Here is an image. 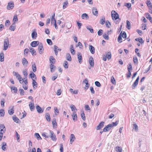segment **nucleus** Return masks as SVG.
<instances>
[{
	"label": "nucleus",
	"instance_id": "052dcab7",
	"mask_svg": "<svg viewBox=\"0 0 152 152\" xmlns=\"http://www.w3.org/2000/svg\"><path fill=\"white\" fill-rule=\"evenodd\" d=\"M19 91H20V94L21 96H23L24 95V91L22 89H19Z\"/></svg>",
	"mask_w": 152,
	"mask_h": 152
},
{
	"label": "nucleus",
	"instance_id": "4d7b16f0",
	"mask_svg": "<svg viewBox=\"0 0 152 152\" xmlns=\"http://www.w3.org/2000/svg\"><path fill=\"white\" fill-rule=\"evenodd\" d=\"M32 68L33 71L35 72L36 71V65L35 64L32 65Z\"/></svg>",
	"mask_w": 152,
	"mask_h": 152
},
{
	"label": "nucleus",
	"instance_id": "aec40b11",
	"mask_svg": "<svg viewBox=\"0 0 152 152\" xmlns=\"http://www.w3.org/2000/svg\"><path fill=\"white\" fill-rule=\"evenodd\" d=\"M9 29L12 31H14L15 30V22H14L12 25L10 27Z\"/></svg>",
	"mask_w": 152,
	"mask_h": 152
},
{
	"label": "nucleus",
	"instance_id": "e433bc0d",
	"mask_svg": "<svg viewBox=\"0 0 152 152\" xmlns=\"http://www.w3.org/2000/svg\"><path fill=\"white\" fill-rule=\"evenodd\" d=\"M86 28L89 30L91 33H94V30L91 26H87L86 27Z\"/></svg>",
	"mask_w": 152,
	"mask_h": 152
},
{
	"label": "nucleus",
	"instance_id": "6ab92c4d",
	"mask_svg": "<svg viewBox=\"0 0 152 152\" xmlns=\"http://www.w3.org/2000/svg\"><path fill=\"white\" fill-rule=\"evenodd\" d=\"M10 88L13 93H15V94L17 93V89L16 87L15 86H11Z\"/></svg>",
	"mask_w": 152,
	"mask_h": 152
},
{
	"label": "nucleus",
	"instance_id": "de8ad7c7",
	"mask_svg": "<svg viewBox=\"0 0 152 152\" xmlns=\"http://www.w3.org/2000/svg\"><path fill=\"white\" fill-rule=\"evenodd\" d=\"M42 136L45 138H48L50 137L49 135L47 133H46L45 132L43 133L42 134Z\"/></svg>",
	"mask_w": 152,
	"mask_h": 152
},
{
	"label": "nucleus",
	"instance_id": "8fccbe9b",
	"mask_svg": "<svg viewBox=\"0 0 152 152\" xmlns=\"http://www.w3.org/2000/svg\"><path fill=\"white\" fill-rule=\"evenodd\" d=\"M68 3L67 1H66L64 2L63 3V9H65L67 7L68 5Z\"/></svg>",
	"mask_w": 152,
	"mask_h": 152
},
{
	"label": "nucleus",
	"instance_id": "09e8293b",
	"mask_svg": "<svg viewBox=\"0 0 152 152\" xmlns=\"http://www.w3.org/2000/svg\"><path fill=\"white\" fill-rule=\"evenodd\" d=\"M135 52L137 54V56L139 57L141 55L139 53V49H138V48H136L135 49Z\"/></svg>",
	"mask_w": 152,
	"mask_h": 152
},
{
	"label": "nucleus",
	"instance_id": "49530a36",
	"mask_svg": "<svg viewBox=\"0 0 152 152\" xmlns=\"http://www.w3.org/2000/svg\"><path fill=\"white\" fill-rule=\"evenodd\" d=\"M5 114V112L4 110L3 109L0 110V115L1 116H4Z\"/></svg>",
	"mask_w": 152,
	"mask_h": 152
},
{
	"label": "nucleus",
	"instance_id": "ea45409f",
	"mask_svg": "<svg viewBox=\"0 0 152 152\" xmlns=\"http://www.w3.org/2000/svg\"><path fill=\"white\" fill-rule=\"evenodd\" d=\"M106 56L108 59H110L111 58V53L110 52H108L106 54Z\"/></svg>",
	"mask_w": 152,
	"mask_h": 152
},
{
	"label": "nucleus",
	"instance_id": "39448f33",
	"mask_svg": "<svg viewBox=\"0 0 152 152\" xmlns=\"http://www.w3.org/2000/svg\"><path fill=\"white\" fill-rule=\"evenodd\" d=\"M14 7V3L13 2H10L8 3L7 7V8L8 10L12 9Z\"/></svg>",
	"mask_w": 152,
	"mask_h": 152
},
{
	"label": "nucleus",
	"instance_id": "5701e85b",
	"mask_svg": "<svg viewBox=\"0 0 152 152\" xmlns=\"http://www.w3.org/2000/svg\"><path fill=\"white\" fill-rule=\"evenodd\" d=\"M37 36V34L36 31H33L31 33V37L33 39H36Z\"/></svg>",
	"mask_w": 152,
	"mask_h": 152
},
{
	"label": "nucleus",
	"instance_id": "864d4df0",
	"mask_svg": "<svg viewBox=\"0 0 152 152\" xmlns=\"http://www.w3.org/2000/svg\"><path fill=\"white\" fill-rule=\"evenodd\" d=\"M134 129L135 131L137 132L138 131V127L137 125L136 124H134Z\"/></svg>",
	"mask_w": 152,
	"mask_h": 152
},
{
	"label": "nucleus",
	"instance_id": "680f3d73",
	"mask_svg": "<svg viewBox=\"0 0 152 152\" xmlns=\"http://www.w3.org/2000/svg\"><path fill=\"white\" fill-rule=\"evenodd\" d=\"M139 76H138L137 77V79H136L134 83V85L135 86H136L137 85L139 80Z\"/></svg>",
	"mask_w": 152,
	"mask_h": 152
},
{
	"label": "nucleus",
	"instance_id": "412c9836",
	"mask_svg": "<svg viewBox=\"0 0 152 152\" xmlns=\"http://www.w3.org/2000/svg\"><path fill=\"white\" fill-rule=\"evenodd\" d=\"M75 139V137L74 134H71L70 136V144H72V142H74Z\"/></svg>",
	"mask_w": 152,
	"mask_h": 152
},
{
	"label": "nucleus",
	"instance_id": "5fc2aeb1",
	"mask_svg": "<svg viewBox=\"0 0 152 152\" xmlns=\"http://www.w3.org/2000/svg\"><path fill=\"white\" fill-rule=\"evenodd\" d=\"M111 82L113 84H115V81L113 76H111Z\"/></svg>",
	"mask_w": 152,
	"mask_h": 152
},
{
	"label": "nucleus",
	"instance_id": "1a4fd4ad",
	"mask_svg": "<svg viewBox=\"0 0 152 152\" xmlns=\"http://www.w3.org/2000/svg\"><path fill=\"white\" fill-rule=\"evenodd\" d=\"M32 103L31 102H30L29 103V107L30 109L31 110V111H33L34 109V104L33 102V101L32 100Z\"/></svg>",
	"mask_w": 152,
	"mask_h": 152
},
{
	"label": "nucleus",
	"instance_id": "c85d7f7f",
	"mask_svg": "<svg viewBox=\"0 0 152 152\" xmlns=\"http://www.w3.org/2000/svg\"><path fill=\"white\" fill-rule=\"evenodd\" d=\"M45 117L47 121H51V118L50 117V115L48 113H45Z\"/></svg>",
	"mask_w": 152,
	"mask_h": 152
},
{
	"label": "nucleus",
	"instance_id": "0e129e2a",
	"mask_svg": "<svg viewBox=\"0 0 152 152\" xmlns=\"http://www.w3.org/2000/svg\"><path fill=\"white\" fill-rule=\"evenodd\" d=\"M95 85L97 87H99L101 86L100 83L98 81L95 82Z\"/></svg>",
	"mask_w": 152,
	"mask_h": 152
},
{
	"label": "nucleus",
	"instance_id": "f03ea898",
	"mask_svg": "<svg viewBox=\"0 0 152 152\" xmlns=\"http://www.w3.org/2000/svg\"><path fill=\"white\" fill-rule=\"evenodd\" d=\"M132 69V66L131 63L129 64L128 65L127 69L128 72L127 73V78H129L130 77L131 75V70Z\"/></svg>",
	"mask_w": 152,
	"mask_h": 152
},
{
	"label": "nucleus",
	"instance_id": "774afa93",
	"mask_svg": "<svg viewBox=\"0 0 152 152\" xmlns=\"http://www.w3.org/2000/svg\"><path fill=\"white\" fill-rule=\"evenodd\" d=\"M112 125H110V124H108L105 127V128L107 129H108V131L112 128L111 127Z\"/></svg>",
	"mask_w": 152,
	"mask_h": 152
},
{
	"label": "nucleus",
	"instance_id": "393cba45",
	"mask_svg": "<svg viewBox=\"0 0 152 152\" xmlns=\"http://www.w3.org/2000/svg\"><path fill=\"white\" fill-rule=\"evenodd\" d=\"M115 149L116 152H122V148L118 146H116Z\"/></svg>",
	"mask_w": 152,
	"mask_h": 152
},
{
	"label": "nucleus",
	"instance_id": "bf43d9fd",
	"mask_svg": "<svg viewBox=\"0 0 152 152\" xmlns=\"http://www.w3.org/2000/svg\"><path fill=\"white\" fill-rule=\"evenodd\" d=\"M103 33V31L102 29L99 30L97 32L99 36H101L102 34Z\"/></svg>",
	"mask_w": 152,
	"mask_h": 152
},
{
	"label": "nucleus",
	"instance_id": "4be33fe9",
	"mask_svg": "<svg viewBox=\"0 0 152 152\" xmlns=\"http://www.w3.org/2000/svg\"><path fill=\"white\" fill-rule=\"evenodd\" d=\"M30 52L32 55H36V51L35 49L32 48L31 47L29 48Z\"/></svg>",
	"mask_w": 152,
	"mask_h": 152
},
{
	"label": "nucleus",
	"instance_id": "7ed1b4c3",
	"mask_svg": "<svg viewBox=\"0 0 152 152\" xmlns=\"http://www.w3.org/2000/svg\"><path fill=\"white\" fill-rule=\"evenodd\" d=\"M50 134V137L51 140L54 141H56L57 140L56 136L55 134H54L53 132L51 130L49 131Z\"/></svg>",
	"mask_w": 152,
	"mask_h": 152
},
{
	"label": "nucleus",
	"instance_id": "69168bd1",
	"mask_svg": "<svg viewBox=\"0 0 152 152\" xmlns=\"http://www.w3.org/2000/svg\"><path fill=\"white\" fill-rule=\"evenodd\" d=\"M81 116L83 120L85 121L86 119L85 116V114L83 113L81 114Z\"/></svg>",
	"mask_w": 152,
	"mask_h": 152
},
{
	"label": "nucleus",
	"instance_id": "79ce46f5",
	"mask_svg": "<svg viewBox=\"0 0 152 152\" xmlns=\"http://www.w3.org/2000/svg\"><path fill=\"white\" fill-rule=\"evenodd\" d=\"M122 34H121V32L119 34V36L118 38V42H122Z\"/></svg>",
	"mask_w": 152,
	"mask_h": 152
},
{
	"label": "nucleus",
	"instance_id": "f3484780",
	"mask_svg": "<svg viewBox=\"0 0 152 152\" xmlns=\"http://www.w3.org/2000/svg\"><path fill=\"white\" fill-rule=\"evenodd\" d=\"M81 18L83 19L87 20L89 18V16L86 13L83 14L81 15Z\"/></svg>",
	"mask_w": 152,
	"mask_h": 152
},
{
	"label": "nucleus",
	"instance_id": "b1692460",
	"mask_svg": "<svg viewBox=\"0 0 152 152\" xmlns=\"http://www.w3.org/2000/svg\"><path fill=\"white\" fill-rule=\"evenodd\" d=\"M135 40L136 41L139 42L141 44H143L144 42V41L142 39V38L141 37L136 38L135 39Z\"/></svg>",
	"mask_w": 152,
	"mask_h": 152
},
{
	"label": "nucleus",
	"instance_id": "7c9ffc66",
	"mask_svg": "<svg viewBox=\"0 0 152 152\" xmlns=\"http://www.w3.org/2000/svg\"><path fill=\"white\" fill-rule=\"evenodd\" d=\"M2 149L4 151H5L6 150V146L7 145L6 143L5 142H3L2 143Z\"/></svg>",
	"mask_w": 152,
	"mask_h": 152
},
{
	"label": "nucleus",
	"instance_id": "c9c22d12",
	"mask_svg": "<svg viewBox=\"0 0 152 152\" xmlns=\"http://www.w3.org/2000/svg\"><path fill=\"white\" fill-rule=\"evenodd\" d=\"M119 121H116L115 122H112L111 124H110V125H112L111 127H113L114 126H116L118 124Z\"/></svg>",
	"mask_w": 152,
	"mask_h": 152
},
{
	"label": "nucleus",
	"instance_id": "603ef678",
	"mask_svg": "<svg viewBox=\"0 0 152 152\" xmlns=\"http://www.w3.org/2000/svg\"><path fill=\"white\" fill-rule=\"evenodd\" d=\"M35 137H36V138L38 140H39V139H42V138L41 137L39 133H35Z\"/></svg>",
	"mask_w": 152,
	"mask_h": 152
},
{
	"label": "nucleus",
	"instance_id": "338daca9",
	"mask_svg": "<svg viewBox=\"0 0 152 152\" xmlns=\"http://www.w3.org/2000/svg\"><path fill=\"white\" fill-rule=\"evenodd\" d=\"M60 150L61 152H64V148L63 147V145L62 144H60Z\"/></svg>",
	"mask_w": 152,
	"mask_h": 152
},
{
	"label": "nucleus",
	"instance_id": "a878e982",
	"mask_svg": "<svg viewBox=\"0 0 152 152\" xmlns=\"http://www.w3.org/2000/svg\"><path fill=\"white\" fill-rule=\"evenodd\" d=\"M5 130V128L3 124H1L0 125V132H3L4 133V131Z\"/></svg>",
	"mask_w": 152,
	"mask_h": 152
},
{
	"label": "nucleus",
	"instance_id": "f8f14e48",
	"mask_svg": "<svg viewBox=\"0 0 152 152\" xmlns=\"http://www.w3.org/2000/svg\"><path fill=\"white\" fill-rule=\"evenodd\" d=\"M72 119L74 121H75L77 120V116L76 112L74 111L73 112L72 115Z\"/></svg>",
	"mask_w": 152,
	"mask_h": 152
},
{
	"label": "nucleus",
	"instance_id": "2eb2a0df",
	"mask_svg": "<svg viewBox=\"0 0 152 152\" xmlns=\"http://www.w3.org/2000/svg\"><path fill=\"white\" fill-rule=\"evenodd\" d=\"M89 49L91 53L94 54L95 53L94 48L92 45H89Z\"/></svg>",
	"mask_w": 152,
	"mask_h": 152
},
{
	"label": "nucleus",
	"instance_id": "2f4dec72",
	"mask_svg": "<svg viewBox=\"0 0 152 152\" xmlns=\"http://www.w3.org/2000/svg\"><path fill=\"white\" fill-rule=\"evenodd\" d=\"M146 18L148 19H149L151 23H152V18L151 17L150 15L148 13H147L146 14Z\"/></svg>",
	"mask_w": 152,
	"mask_h": 152
},
{
	"label": "nucleus",
	"instance_id": "bb28decb",
	"mask_svg": "<svg viewBox=\"0 0 152 152\" xmlns=\"http://www.w3.org/2000/svg\"><path fill=\"white\" fill-rule=\"evenodd\" d=\"M12 118L13 121L16 123H19V121H20V120L17 117H16L15 115L13 116L12 117Z\"/></svg>",
	"mask_w": 152,
	"mask_h": 152
},
{
	"label": "nucleus",
	"instance_id": "dca6fc26",
	"mask_svg": "<svg viewBox=\"0 0 152 152\" xmlns=\"http://www.w3.org/2000/svg\"><path fill=\"white\" fill-rule=\"evenodd\" d=\"M89 63L91 67L94 66V59L92 57H91L89 58Z\"/></svg>",
	"mask_w": 152,
	"mask_h": 152
},
{
	"label": "nucleus",
	"instance_id": "13d9d810",
	"mask_svg": "<svg viewBox=\"0 0 152 152\" xmlns=\"http://www.w3.org/2000/svg\"><path fill=\"white\" fill-rule=\"evenodd\" d=\"M47 42L48 44L50 45H52L53 43L51 39H47Z\"/></svg>",
	"mask_w": 152,
	"mask_h": 152
},
{
	"label": "nucleus",
	"instance_id": "a18cd8bd",
	"mask_svg": "<svg viewBox=\"0 0 152 152\" xmlns=\"http://www.w3.org/2000/svg\"><path fill=\"white\" fill-rule=\"evenodd\" d=\"M23 72L24 76L26 77H27L28 75L27 70L26 69H25V70L23 71Z\"/></svg>",
	"mask_w": 152,
	"mask_h": 152
},
{
	"label": "nucleus",
	"instance_id": "ddd939ff",
	"mask_svg": "<svg viewBox=\"0 0 152 152\" xmlns=\"http://www.w3.org/2000/svg\"><path fill=\"white\" fill-rule=\"evenodd\" d=\"M32 85L34 89H35L37 87L38 85L37 83L35 80L32 79Z\"/></svg>",
	"mask_w": 152,
	"mask_h": 152
},
{
	"label": "nucleus",
	"instance_id": "6e6d98bb",
	"mask_svg": "<svg viewBox=\"0 0 152 152\" xmlns=\"http://www.w3.org/2000/svg\"><path fill=\"white\" fill-rule=\"evenodd\" d=\"M29 76H30V77L31 78H36V75L34 73L32 72L29 74Z\"/></svg>",
	"mask_w": 152,
	"mask_h": 152
},
{
	"label": "nucleus",
	"instance_id": "37998d69",
	"mask_svg": "<svg viewBox=\"0 0 152 152\" xmlns=\"http://www.w3.org/2000/svg\"><path fill=\"white\" fill-rule=\"evenodd\" d=\"M63 65L65 69H67L68 67L67 62L66 61H64V62Z\"/></svg>",
	"mask_w": 152,
	"mask_h": 152
},
{
	"label": "nucleus",
	"instance_id": "cd10ccee",
	"mask_svg": "<svg viewBox=\"0 0 152 152\" xmlns=\"http://www.w3.org/2000/svg\"><path fill=\"white\" fill-rule=\"evenodd\" d=\"M50 62L51 64H54L55 62V59L53 56H51L49 59Z\"/></svg>",
	"mask_w": 152,
	"mask_h": 152
},
{
	"label": "nucleus",
	"instance_id": "9b49d317",
	"mask_svg": "<svg viewBox=\"0 0 152 152\" xmlns=\"http://www.w3.org/2000/svg\"><path fill=\"white\" fill-rule=\"evenodd\" d=\"M92 12L94 15L96 16H98V11L96 8L93 7L92 8Z\"/></svg>",
	"mask_w": 152,
	"mask_h": 152
},
{
	"label": "nucleus",
	"instance_id": "4c0bfd02",
	"mask_svg": "<svg viewBox=\"0 0 152 152\" xmlns=\"http://www.w3.org/2000/svg\"><path fill=\"white\" fill-rule=\"evenodd\" d=\"M130 22L128 20H127L126 27L128 29H129L130 28Z\"/></svg>",
	"mask_w": 152,
	"mask_h": 152
},
{
	"label": "nucleus",
	"instance_id": "f704fd0d",
	"mask_svg": "<svg viewBox=\"0 0 152 152\" xmlns=\"http://www.w3.org/2000/svg\"><path fill=\"white\" fill-rule=\"evenodd\" d=\"M53 127V128L57 126V124L56 119H54L52 122Z\"/></svg>",
	"mask_w": 152,
	"mask_h": 152
},
{
	"label": "nucleus",
	"instance_id": "72a5a7b5",
	"mask_svg": "<svg viewBox=\"0 0 152 152\" xmlns=\"http://www.w3.org/2000/svg\"><path fill=\"white\" fill-rule=\"evenodd\" d=\"M14 112V107L13 106L12 108L8 110V113L10 115L12 114Z\"/></svg>",
	"mask_w": 152,
	"mask_h": 152
},
{
	"label": "nucleus",
	"instance_id": "c756f323",
	"mask_svg": "<svg viewBox=\"0 0 152 152\" xmlns=\"http://www.w3.org/2000/svg\"><path fill=\"white\" fill-rule=\"evenodd\" d=\"M66 59L67 60L70 61H72V58L70 53H67L66 54Z\"/></svg>",
	"mask_w": 152,
	"mask_h": 152
},
{
	"label": "nucleus",
	"instance_id": "20e7f679",
	"mask_svg": "<svg viewBox=\"0 0 152 152\" xmlns=\"http://www.w3.org/2000/svg\"><path fill=\"white\" fill-rule=\"evenodd\" d=\"M9 42L8 39H7L4 40V50H6L8 48L9 45Z\"/></svg>",
	"mask_w": 152,
	"mask_h": 152
},
{
	"label": "nucleus",
	"instance_id": "f257e3e1",
	"mask_svg": "<svg viewBox=\"0 0 152 152\" xmlns=\"http://www.w3.org/2000/svg\"><path fill=\"white\" fill-rule=\"evenodd\" d=\"M111 16L113 20H116L118 19L120 20V19L119 18V15L114 10L112 11L111 12Z\"/></svg>",
	"mask_w": 152,
	"mask_h": 152
},
{
	"label": "nucleus",
	"instance_id": "6e6552de",
	"mask_svg": "<svg viewBox=\"0 0 152 152\" xmlns=\"http://www.w3.org/2000/svg\"><path fill=\"white\" fill-rule=\"evenodd\" d=\"M77 58L78 59L79 62L80 64L82 63L83 62L81 54L80 53H77Z\"/></svg>",
	"mask_w": 152,
	"mask_h": 152
},
{
	"label": "nucleus",
	"instance_id": "4468645a",
	"mask_svg": "<svg viewBox=\"0 0 152 152\" xmlns=\"http://www.w3.org/2000/svg\"><path fill=\"white\" fill-rule=\"evenodd\" d=\"M37 112L39 113H41L43 112V110H42L41 107L38 105L36 107Z\"/></svg>",
	"mask_w": 152,
	"mask_h": 152
},
{
	"label": "nucleus",
	"instance_id": "e2e57ef3",
	"mask_svg": "<svg viewBox=\"0 0 152 152\" xmlns=\"http://www.w3.org/2000/svg\"><path fill=\"white\" fill-rule=\"evenodd\" d=\"M125 6L128 8V9H129L131 7V4L130 3H126L125 4Z\"/></svg>",
	"mask_w": 152,
	"mask_h": 152
},
{
	"label": "nucleus",
	"instance_id": "58836bf2",
	"mask_svg": "<svg viewBox=\"0 0 152 152\" xmlns=\"http://www.w3.org/2000/svg\"><path fill=\"white\" fill-rule=\"evenodd\" d=\"M105 22V18L104 17H103L102 19H100V23L102 25H103Z\"/></svg>",
	"mask_w": 152,
	"mask_h": 152
},
{
	"label": "nucleus",
	"instance_id": "a19ab883",
	"mask_svg": "<svg viewBox=\"0 0 152 152\" xmlns=\"http://www.w3.org/2000/svg\"><path fill=\"white\" fill-rule=\"evenodd\" d=\"M50 71L51 72H52L54 70H53V69H55L56 68V66L53 65V64H51L50 65Z\"/></svg>",
	"mask_w": 152,
	"mask_h": 152
},
{
	"label": "nucleus",
	"instance_id": "c03bdc74",
	"mask_svg": "<svg viewBox=\"0 0 152 152\" xmlns=\"http://www.w3.org/2000/svg\"><path fill=\"white\" fill-rule=\"evenodd\" d=\"M109 34H104L103 35V37L105 39L108 40L109 39Z\"/></svg>",
	"mask_w": 152,
	"mask_h": 152
},
{
	"label": "nucleus",
	"instance_id": "3c124183",
	"mask_svg": "<svg viewBox=\"0 0 152 152\" xmlns=\"http://www.w3.org/2000/svg\"><path fill=\"white\" fill-rule=\"evenodd\" d=\"M10 24V21L8 20H6L5 24V27H8L9 25Z\"/></svg>",
	"mask_w": 152,
	"mask_h": 152
},
{
	"label": "nucleus",
	"instance_id": "0eeeda50",
	"mask_svg": "<svg viewBox=\"0 0 152 152\" xmlns=\"http://www.w3.org/2000/svg\"><path fill=\"white\" fill-rule=\"evenodd\" d=\"M38 49L40 54H42L43 52V46L42 43H40L38 46Z\"/></svg>",
	"mask_w": 152,
	"mask_h": 152
},
{
	"label": "nucleus",
	"instance_id": "423d86ee",
	"mask_svg": "<svg viewBox=\"0 0 152 152\" xmlns=\"http://www.w3.org/2000/svg\"><path fill=\"white\" fill-rule=\"evenodd\" d=\"M104 122L103 121H101L99 124L97 126L96 129L99 130L104 126Z\"/></svg>",
	"mask_w": 152,
	"mask_h": 152
},
{
	"label": "nucleus",
	"instance_id": "473e14b6",
	"mask_svg": "<svg viewBox=\"0 0 152 152\" xmlns=\"http://www.w3.org/2000/svg\"><path fill=\"white\" fill-rule=\"evenodd\" d=\"M4 54L3 53H1L0 54V61L1 62H3L4 61Z\"/></svg>",
	"mask_w": 152,
	"mask_h": 152
},
{
	"label": "nucleus",
	"instance_id": "9d476101",
	"mask_svg": "<svg viewBox=\"0 0 152 152\" xmlns=\"http://www.w3.org/2000/svg\"><path fill=\"white\" fill-rule=\"evenodd\" d=\"M38 41H34L31 43V45L32 47H35L37 46L39 44Z\"/></svg>",
	"mask_w": 152,
	"mask_h": 152
},
{
	"label": "nucleus",
	"instance_id": "a211bd4d",
	"mask_svg": "<svg viewBox=\"0 0 152 152\" xmlns=\"http://www.w3.org/2000/svg\"><path fill=\"white\" fill-rule=\"evenodd\" d=\"M28 61L25 58H23L22 60V63L24 66H26L28 64Z\"/></svg>",
	"mask_w": 152,
	"mask_h": 152
}]
</instances>
